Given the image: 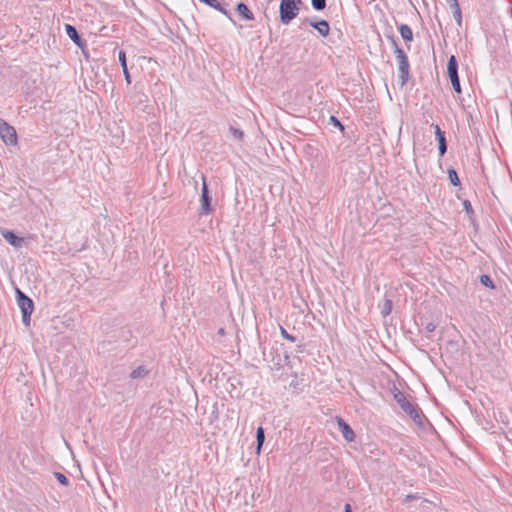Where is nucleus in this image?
Returning a JSON list of instances; mask_svg holds the SVG:
<instances>
[{"mask_svg": "<svg viewBox=\"0 0 512 512\" xmlns=\"http://www.w3.org/2000/svg\"><path fill=\"white\" fill-rule=\"evenodd\" d=\"M302 0H281L279 5L280 22L288 25L295 19L300 11Z\"/></svg>", "mask_w": 512, "mask_h": 512, "instance_id": "nucleus-1", "label": "nucleus"}, {"mask_svg": "<svg viewBox=\"0 0 512 512\" xmlns=\"http://www.w3.org/2000/svg\"><path fill=\"white\" fill-rule=\"evenodd\" d=\"M15 293L17 304L22 312V322L24 325L28 326L30 324L31 314L34 310V303L32 299L19 288H16Z\"/></svg>", "mask_w": 512, "mask_h": 512, "instance_id": "nucleus-2", "label": "nucleus"}, {"mask_svg": "<svg viewBox=\"0 0 512 512\" xmlns=\"http://www.w3.org/2000/svg\"><path fill=\"white\" fill-rule=\"evenodd\" d=\"M394 399L399 404L401 409L407 415H409L416 424H421L422 418L420 410L418 409L417 406L413 405L410 401H408L401 391L397 390L396 393H394Z\"/></svg>", "mask_w": 512, "mask_h": 512, "instance_id": "nucleus-3", "label": "nucleus"}, {"mask_svg": "<svg viewBox=\"0 0 512 512\" xmlns=\"http://www.w3.org/2000/svg\"><path fill=\"white\" fill-rule=\"evenodd\" d=\"M202 189L200 197L199 215H209L213 212L211 205L212 197L206 183V177L202 174Z\"/></svg>", "mask_w": 512, "mask_h": 512, "instance_id": "nucleus-4", "label": "nucleus"}, {"mask_svg": "<svg viewBox=\"0 0 512 512\" xmlns=\"http://www.w3.org/2000/svg\"><path fill=\"white\" fill-rule=\"evenodd\" d=\"M0 137L6 145H15L17 143L15 128L2 118H0Z\"/></svg>", "mask_w": 512, "mask_h": 512, "instance_id": "nucleus-5", "label": "nucleus"}, {"mask_svg": "<svg viewBox=\"0 0 512 512\" xmlns=\"http://www.w3.org/2000/svg\"><path fill=\"white\" fill-rule=\"evenodd\" d=\"M0 234L10 245L16 248H20L24 244V238L17 236L13 231L0 229Z\"/></svg>", "mask_w": 512, "mask_h": 512, "instance_id": "nucleus-6", "label": "nucleus"}, {"mask_svg": "<svg viewBox=\"0 0 512 512\" xmlns=\"http://www.w3.org/2000/svg\"><path fill=\"white\" fill-rule=\"evenodd\" d=\"M304 21L309 23V25L311 27L315 28L321 36L326 37L329 35L330 26L326 20L321 19V20L315 21L313 19L306 18Z\"/></svg>", "mask_w": 512, "mask_h": 512, "instance_id": "nucleus-7", "label": "nucleus"}, {"mask_svg": "<svg viewBox=\"0 0 512 512\" xmlns=\"http://www.w3.org/2000/svg\"><path fill=\"white\" fill-rule=\"evenodd\" d=\"M338 428L342 433L344 439L348 442H352L355 439V433L350 425L342 418H337Z\"/></svg>", "mask_w": 512, "mask_h": 512, "instance_id": "nucleus-8", "label": "nucleus"}, {"mask_svg": "<svg viewBox=\"0 0 512 512\" xmlns=\"http://www.w3.org/2000/svg\"><path fill=\"white\" fill-rule=\"evenodd\" d=\"M65 31L68 37L80 48L85 47V41L80 37L77 29L70 24L65 25Z\"/></svg>", "mask_w": 512, "mask_h": 512, "instance_id": "nucleus-9", "label": "nucleus"}, {"mask_svg": "<svg viewBox=\"0 0 512 512\" xmlns=\"http://www.w3.org/2000/svg\"><path fill=\"white\" fill-rule=\"evenodd\" d=\"M202 2L218 10L223 15H225L232 23L235 24V21L233 20L231 13L225 8V6L220 2V0H203Z\"/></svg>", "mask_w": 512, "mask_h": 512, "instance_id": "nucleus-10", "label": "nucleus"}, {"mask_svg": "<svg viewBox=\"0 0 512 512\" xmlns=\"http://www.w3.org/2000/svg\"><path fill=\"white\" fill-rule=\"evenodd\" d=\"M399 79L401 86H404L410 77V64L409 60L398 64Z\"/></svg>", "mask_w": 512, "mask_h": 512, "instance_id": "nucleus-11", "label": "nucleus"}, {"mask_svg": "<svg viewBox=\"0 0 512 512\" xmlns=\"http://www.w3.org/2000/svg\"><path fill=\"white\" fill-rule=\"evenodd\" d=\"M447 74L449 79L457 77L458 75V62L454 55H451L447 63Z\"/></svg>", "mask_w": 512, "mask_h": 512, "instance_id": "nucleus-12", "label": "nucleus"}, {"mask_svg": "<svg viewBox=\"0 0 512 512\" xmlns=\"http://www.w3.org/2000/svg\"><path fill=\"white\" fill-rule=\"evenodd\" d=\"M389 38L391 39L392 45L394 47V53L396 54L398 64L406 62L408 60V57L406 53L403 51V49L398 46L394 35H391Z\"/></svg>", "mask_w": 512, "mask_h": 512, "instance_id": "nucleus-13", "label": "nucleus"}, {"mask_svg": "<svg viewBox=\"0 0 512 512\" xmlns=\"http://www.w3.org/2000/svg\"><path fill=\"white\" fill-rule=\"evenodd\" d=\"M236 11L239 13V15L245 19V20H254V14L251 12V10L248 8V6L240 2L236 6Z\"/></svg>", "mask_w": 512, "mask_h": 512, "instance_id": "nucleus-14", "label": "nucleus"}, {"mask_svg": "<svg viewBox=\"0 0 512 512\" xmlns=\"http://www.w3.org/2000/svg\"><path fill=\"white\" fill-rule=\"evenodd\" d=\"M401 37L405 41L411 42L413 40V32L412 29L407 24H401L398 27Z\"/></svg>", "mask_w": 512, "mask_h": 512, "instance_id": "nucleus-15", "label": "nucleus"}, {"mask_svg": "<svg viewBox=\"0 0 512 512\" xmlns=\"http://www.w3.org/2000/svg\"><path fill=\"white\" fill-rule=\"evenodd\" d=\"M265 441V432L262 426H259L256 430V443H257V453H260L261 447Z\"/></svg>", "mask_w": 512, "mask_h": 512, "instance_id": "nucleus-16", "label": "nucleus"}, {"mask_svg": "<svg viewBox=\"0 0 512 512\" xmlns=\"http://www.w3.org/2000/svg\"><path fill=\"white\" fill-rule=\"evenodd\" d=\"M450 9L452 11L453 17L456 20L457 24L459 26H461L462 25V13H461V8H460L459 3L455 2L453 5H451Z\"/></svg>", "mask_w": 512, "mask_h": 512, "instance_id": "nucleus-17", "label": "nucleus"}, {"mask_svg": "<svg viewBox=\"0 0 512 512\" xmlns=\"http://www.w3.org/2000/svg\"><path fill=\"white\" fill-rule=\"evenodd\" d=\"M448 178L453 186H460L461 182L454 168H448Z\"/></svg>", "mask_w": 512, "mask_h": 512, "instance_id": "nucleus-18", "label": "nucleus"}, {"mask_svg": "<svg viewBox=\"0 0 512 512\" xmlns=\"http://www.w3.org/2000/svg\"><path fill=\"white\" fill-rule=\"evenodd\" d=\"M392 301L390 299H385L384 302L380 305L381 314L383 317L388 316L392 311Z\"/></svg>", "mask_w": 512, "mask_h": 512, "instance_id": "nucleus-19", "label": "nucleus"}, {"mask_svg": "<svg viewBox=\"0 0 512 512\" xmlns=\"http://www.w3.org/2000/svg\"><path fill=\"white\" fill-rule=\"evenodd\" d=\"M147 374H148V370L143 366H139L131 372L130 377L132 379H137V378H142V377L146 376Z\"/></svg>", "mask_w": 512, "mask_h": 512, "instance_id": "nucleus-20", "label": "nucleus"}, {"mask_svg": "<svg viewBox=\"0 0 512 512\" xmlns=\"http://www.w3.org/2000/svg\"><path fill=\"white\" fill-rule=\"evenodd\" d=\"M311 5L316 11H322L326 8V0H311Z\"/></svg>", "mask_w": 512, "mask_h": 512, "instance_id": "nucleus-21", "label": "nucleus"}, {"mask_svg": "<svg viewBox=\"0 0 512 512\" xmlns=\"http://www.w3.org/2000/svg\"><path fill=\"white\" fill-rule=\"evenodd\" d=\"M480 283L489 288H495L494 283L489 275L483 274L480 276Z\"/></svg>", "mask_w": 512, "mask_h": 512, "instance_id": "nucleus-22", "label": "nucleus"}, {"mask_svg": "<svg viewBox=\"0 0 512 512\" xmlns=\"http://www.w3.org/2000/svg\"><path fill=\"white\" fill-rule=\"evenodd\" d=\"M450 81H451V84H452V87H453L454 91L457 94H461L462 89H461V85H460L459 76L450 78Z\"/></svg>", "mask_w": 512, "mask_h": 512, "instance_id": "nucleus-23", "label": "nucleus"}, {"mask_svg": "<svg viewBox=\"0 0 512 512\" xmlns=\"http://www.w3.org/2000/svg\"><path fill=\"white\" fill-rule=\"evenodd\" d=\"M118 59L120 62V65L123 68H127V60H126V53L123 50H120L118 53Z\"/></svg>", "mask_w": 512, "mask_h": 512, "instance_id": "nucleus-24", "label": "nucleus"}, {"mask_svg": "<svg viewBox=\"0 0 512 512\" xmlns=\"http://www.w3.org/2000/svg\"><path fill=\"white\" fill-rule=\"evenodd\" d=\"M230 132L238 140H241L243 138V136H244V133H243L242 130H240L238 128H235L233 126L230 127Z\"/></svg>", "mask_w": 512, "mask_h": 512, "instance_id": "nucleus-25", "label": "nucleus"}, {"mask_svg": "<svg viewBox=\"0 0 512 512\" xmlns=\"http://www.w3.org/2000/svg\"><path fill=\"white\" fill-rule=\"evenodd\" d=\"M463 207H464V210L465 212L471 216L474 214V211H473V208H472V205H471V202L469 200H464L463 201Z\"/></svg>", "mask_w": 512, "mask_h": 512, "instance_id": "nucleus-26", "label": "nucleus"}, {"mask_svg": "<svg viewBox=\"0 0 512 512\" xmlns=\"http://www.w3.org/2000/svg\"><path fill=\"white\" fill-rule=\"evenodd\" d=\"M55 476L62 485L67 486L69 484V480L64 474L57 472Z\"/></svg>", "mask_w": 512, "mask_h": 512, "instance_id": "nucleus-27", "label": "nucleus"}, {"mask_svg": "<svg viewBox=\"0 0 512 512\" xmlns=\"http://www.w3.org/2000/svg\"><path fill=\"white\" fill-rule=\"evenodd\" d=\"M281 335L291 342H294L296 340V338L289 334L283 327H281Z\"/></svg>", "mask_w": 512, "mask_h": 512, "instance_id": "nucleus-28", "label": "nucleus"}, {"mask_svg": "<svg viewBox=\"0 0 512 512\" xmlns=\"http://www.w3.org/2000/svg\"><path fill=\"white\" fill-rule=\"evenodd\" d=\"M419 498H420V496L417 493L416 494H408V495H406V497L403 500V502L404 503H408V502H410L412 500L419 499Z\"/></svg>", "mask_w": 512, "mask_h": 512, "instance_id": "nucleus-29", "label": "nucleus"}, {"mask_svg": "<svg viewBox=\"0 0 512 512\" xmlns=\"http://www.w3.org/2000/svg\"><path fill=\"white\" fill-rule=\"evenodd\" d=\"M330 122L333 123L336 127H339L341 130L344 129V127L341 124V122L335 116H331L330 117Z\"/></svg>", "mask_w": 512, "mask_h": 512, "instance_id": "nucleus-30", "label": "nucleus"}, {"mask_svg": "<svg viewBox=\"0 0 512 512\" xmlns=\"http://www.w3.org/2000/svg\"><path fill=\"white\" fill-rule=\"evenodd\" d=\"M439 155L443 156L447 152V144H438Z\"/></svg>", "mask_w": 512, "mask_h": 512, "instance_id": "nucleus-31", "label": "nucleus"}, {"mask_svg": "<svg viewBox=\"0 0 512 512\" xmlns=\"http://www.w3.org/2000/svg\"><path fill=\"white\" fill-rule=\"evenodd\" d=\"M426 331L429 332V333H432L435 331L436 329V324L433 323V322H429L426 327H425Z\"/></svg>", "mask_w": 512, "mask_h": 512, "instance_id": "nucleus-32", "label": "nucleus"}, {"mask_svg": "<svg viewBox=\"0 0 512 512\" xmlns=\"http://www.w3.org/2000/svg\"><path fill=\"white\" fill-rule=\"evenodd\" d=\"M122 70H123V74H124L127 84H131V77H130L128 68H123Z\"/></svg>", "mask_w": 512, "mask_h": 512, "instance_id": "nucleus-33", "label": "nucleus"}, {"mask_svg": "<svg viewBox=\"0 0 512 512\" xmlns=\"http://www.w3.org/2000/svg\"><path fill=\"white\" fill-rule=\"evenodd\" d=\"M445 137V132H437L436 139L437 141Z\"/></svg>", "mask_w": 512, "mask_h": 512, "instance_id": "nucleus-34", "label": "nucleus"}, {"mask_svg": "<svg viewBox=\"0 0 512 512\" xmlns=\"http://www.w3.org/2000/svg\"><path fill=\"white\" fill-rule=\"evenodd\" d=\"M432 126L434 127L435 135L437 132H443L438 124H432Z\"/></svg>", "mask_w": 512, "mask_h": 512, "instance_id": "nucleus-35", "label": "nucleus"}, {"mask_svg": "<svg viewBox=\"0 0 512 512\" xmlns=\"http://www.w3.org/2000/svg\"><path fill=\"white\" fill-rule=\"evenodd\" d=\"M344 512H352L351 506L349 504L345 505Z\"/></svg>", "mask_w": 512, "mask_h": 512, "instance_id": "nucleus-36", "label": "nucleus"}, {"mask_svg": "<svg viewBox=\"0 0 512 512\" xmlns=\"http://www.w3.org/2000/svg\"><path fill=\"white\" fill-rule=\"evenodd\" d=\"M438 144H447V142H446V137H444V138H442V139L438 140Z\"/></svg>", "mask_w": 512, "mask_h": 512, "instance_id": "nucleus-37", "label": "nucleus"}, {"mask_svg": "<svg viewBox=\"0 0 512 512\" xmlns=\"http://www.w3.org/2000/svg\"><path fill=\"white\" fill-rule=\"evenodd\" d=\"M218 334H219V335H221V336H223V335L225 334V330H224V328H220V329L218 330Z\"/></svg>", "mask_w": 512, "mask_h": 512, "instance_id": "nucleus-38", "label": "nucleus"}, {"mask_svg": "<svg viewBox=\"0 0 512 512\" xmlns=\"http://www.w3.org/2000/svg\"><path fill=\"white\" fill-rule=\"evenodd\" d=\"M455 2H458V0H447V3L449 4V6L451 7V5H453Z\"/></svg>", "mask_w": 512, "mask_h": 512, "instance_id": "nucleus-39", "label": "nucleus"}, {"mask_svg": "<svg viewBox=\"0 0 512 512\" xmlns=\"http://www.w3.org/2000/svg\"><path fill=\"white\" fill-rule=\"evenodd\" d=\"M511 17H512V8H511Z\"/></svg>", "mask_w": 512, "mask_h": 512, "instance_id": "nucleus-40", "label": "nucleus"}, {"mask_svg": "<svg viewBox=\"0 0 512 512\" xmlns=\"http://www.w3.org/2000/svg\"><path fill=\"white\" fill-rule=\"evenodd\" d=\"M200 1L202 2L203 0H200Z\"/></svg>", "mask_w": 512, "mask_h": 512, "instance_id": "nucleus-41", "label": "nucleus"}]
</instances>
